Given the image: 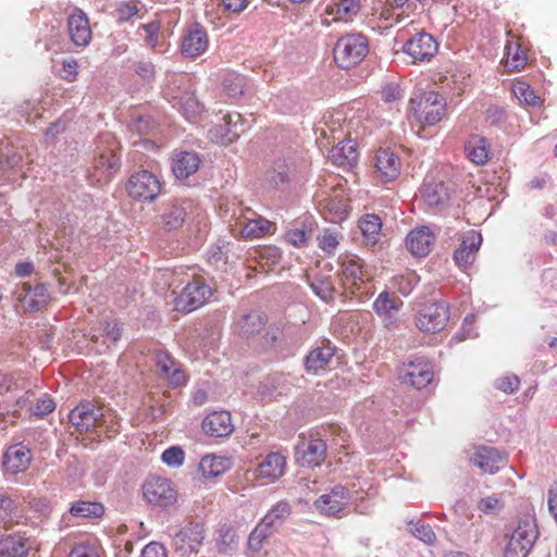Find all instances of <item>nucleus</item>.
I'll return each mask as SVG.
<instances>
[{
    "label": "nucleus",
    "instance_id": "obj_44",
    "mask_svg": "<svg viewBox=\"0 0 557 557\" xmlns=\"http://www.w3.org/2000/svg\"><path fill=\"white\" fill-rule=\"evenodd\" d=\"M311 232L312 222L310 218H306L304 221L296 222L294 226L286 232L285 239L288 244L300 248L307 245Z\"/></svg>",
    "mask_w": 557,
    "mask_h": 557
},
{
    "label": "nucleus",
    "instance_id": "obj_23",
    "mask_svg": "<svg viewBox=\"0 0 557 557\" xmlns=\"http://www.w3.org/2000/svg\"><path fill=\"white\" fill-rule=\"evenodd\" d=\"M471 462L486 473H496L507 463V455L495 447L481 446L471 456Z\"/></svg>",
    "mask_w": 557,
    "mask_h": 557
},
{
    "label": "nucleus",
    "instance_id": "obj_6",
    "mask_svg": "<svg viewBox=\"0 0 557 557\" xmlns=\"http://www.w3.org/2000/svg\"><path fill=\"white\" fill-rule=\"evenodd\" d=\"M69 420L79 433H87L100 426H107L110 432H117V422H113L112 414H106L91 403H81L76 406L69 413Z\"/></svg>",
    "mask_w": 557,
    "mask_h": 557
},
{
    "label": "nucleus",
    "instance_id": "obj_49",
    "mask_svg": "<svg viewBox=\"0 0 557 557\" xmlns=\"http://www.w3.org/2000/svg\"><path fill=\"white\" fill-rule=\"evenodd\" d=\"M271 534L272 528L261 521L249 534L247 542L248 548L255 553L260 552L264 542Z\"/></svg>",
    "mask_w": 557,
    "mask_h": 557
},
{
    "label": "nucleus",
    "instance_id": "obj_58",
    "mask_svg": "<svg viewBox=\"0 0 557 557\" xmlns=\"http://www.w3.org/2000/svg\"><path fill=\"white\" fill-rule=\"evenodd\" d=\"M410 532L420 541L432 544L436 540V535L430 524H426L422 521H417L412 523Z\"/></svg>",
    "mask_w": 557,
    "mask_h": 557
},
{
    "label": "nucleus",
    "instance_id": "obj_60",
    "mask_svg": "<svg viewBox=\"0 0 557 557\" xmlns=\"http://www.w3.org/2000/svg\"><path fill=\"white\" fill-rule=\"evenodd\" d=\"M404 97V90L397 83H387L382 87L381 98L385 103H395Z\"/></svg>",
    "mask_w": 557,
    "mask_h": 557
},
{
    "label": "nucleus",
    "instance_id": "obj_33",
    "mask_svg": "<svg viewBox=\"0 0 557 557\" xmlns=\"http://www.w3.org/2000/svg\"><path fill=\"white\" fill-rule=\"evenodd\" d=\"M401 306L403 301L398 297L392 296L388 292L384 290L374 300L373 310L388 325L394 323Z\"/></svg>",
    "mask_w": 557,
    "mask_h": 557
},
{
    "label": "nucleus",
    "instance_id": "obj_24",
    "mask_svg": "<svg viewBox=\"0 0 557 557\" xmlns=\"http://www.w3.org/2000/svg\"><path fill=\"white\" fill-rule=\"evenodd\" d=\"M342 281L346 288L355 293L368 280L363 271L362 260L357 256H345L341 259Z\"/></svg>",
    "mask_w": 557,
    "mask_h": 557
},
{
    "label": "nucleus",
    "instance_id": "obj_15",
    "mask_svg": "<svg viewBox=\"0 0 557 557\" xmlns=\"http://www.w3.org/2000/svg\"><path fill=\"white\" fill-rule=\"evenodd\" d=\"M438 46L432 35L420 32L409 38L403 46L413 63L430 61L437 52Z\"/></svg>",
    "mask_w": 557,
    "mask_h": 557
},
{
    "label": "nucleus",
    "instance_id": "obj_50",
    "mask_svg": "<svg viewBox=\"0 0 557 557\" xmlns=\"http://www.w3.org/2000/svg\"><path fill=\"white\" fill-rule=\"evenodd\" d=\"M310 287L323 301L330 302L334 299L335 288L330 277L317 276L311 281Z\"/></svg>",
    "mask_w": 557,
    "mask_h": 557
},
{
    "label": "nucleus",
    "instance_id": "obj_59",
    "mask_svg": "<svg viewBox=\"0 0 557 557\" xmlns=\"http://www.w3.org/2000/svg\"><path fill=\"white\" fill-rule=\"evenodd\" d=\"M161 459L166 466L176 468L184 463L185 453L181 447L172 446L162 453Z\"/></svg>",
    "mask_w": 557,
    "mask_h": 557
},
{
    "label": "nucleus",
    "instance_id": "obj_54",
    "mask_svg": "<svg viewBox=\"0 0 557 557\" xmlns=\"http://www.w3.org/2000/svg\"><path fill=\"white\" fill-rule=\"evenodd\" d=\"M160 22L152 21L138 27V34L143 37L147 46L157 49L159 42Z\"/></svg>",
    "mask_w": 557,
    "mask_h": 557
},
{
    "label": "nucleus",
    "instance_id": "obj_19",
    "mask_svg": "<svg viewBox=\"0 0 557 557\" xmlns=\"http://www.w3.org/2000/svg\"><path fill=\"white\" fill-rule=\"evenodd\" d=\"M481 244L482 236L479 232L470 230L462 234L461 243L454 252V260L458 268L466 270L474 262Z\"/></svg>",
    "mask_w": 557,
    "mask_h": 557
},
{
    "label": "nucleus",
    "instance_id": "obj_20",
    "mask_svg": "<svg viewBox=\"0 0 557 557\" xmlns=\"http://www.w3.org/2000/svg\"><path fill=\"white\" fill-rule=\"evenodd\" d=\"M67 32L71 41L76 47H86L89 45L92 33L87 14L81 9L74 11L67 17Z\"/></svg>",
    "mask_w": 557,
    "mask_h": 557
},
{
    "label": "nucleus",
    "instance_id": "obj_31",
    "mask_svg": "<svg viewBox=\"0 0 557 557\" xmlns=\"http://www.w3.org/2000/svg\"><path fill=\"white\" fill-rule=\"evenodd\" d=\"M366 0H332L325 8V14L334 21L351 22L364 7Z\"/></svg>",
    "mask_w": 557,
    "mask_h": 557
},
{
    "label": "nucleus",
    "instance_id": "obj_9",
    "mask_svg": "<svg viewBox=\"0 0 557 557\" xmlns=\"http://www.w3.org/2000/svg\"><path fill=\"white\" fill-rule=\"evenodd\" d=\"M537 537L535 520L531 517L520 519L508 536L504 557H528Z\"/></svg>",
    "mask_w": 557,
    "mask_h": 557
},
{
    "label": "nucleus",
    "instance_id": "obj_46",
    "mask_svg": "<svg viewBox=\"0 0 557 557\" xmlns=\"http://www.w3.org/2000/svg\"><path fill=\"white\" fill-rule=\"evenodd\" d=\"M215 546L220 553H228L237 546L236 530L230 524H221L215 531Z\"/></svg>",
    "mask_w": 557,
    "mask_h": 557
},
{
    "label": "nucleus",
    "instance_id": "obj_52",
    "mask_svg": "<svg viewBox=\"0 0 557 557\" xmlns=\"http://www.w3.org/2000/svg\"><path fill=\"white\" fill-rule=\"evenodd\" d=\"M512 92L515 97L522 103L532 107L541 104V98L536 96L534 90L524 82L513 83Z\"/></svg>",
    "mask_w": 557,
    "mask_h": 557
},
{
    "label": "nucleus",
    "instance_id": "obj_17",
    "mask_svg": "<svg viewBox=\"0 0 557 557\" xmlns=\"http://www.w3.org/2000/svg\"><path fill=\"white\" fill-rule=\"evenodd\" d=\"M208 47L209 38L205 27L199 23L190 24L182 37V54L187 58H197L203 54Z\"/></svg>",
    "mask_w": 557,
    "mask_h": 557
},
{
    "label": "nucleus",
    "instance_id": "obj_37",
    "mask_svg": "<svg viewBox=\"0 0 557 557\" xmlns=\"http://www.w3.org/2000/svg\"><path fill=\"white\" fill-rule=\"evenodd\" d=\"M421 195L424 203L429 208H440L444 206L449 198L447 187L443 182L425 181L421 189Z\"/></svg>",
    "mask_w": 557,
    "mask_h": 557
},
{
    "label": "nucleus",
    "instance_id": "obj_64",
    "mask_svg": "<svg viewBox=\"0 0 557 557\" xmlns=\"http://www.w3.org/2000/svg\"><path fill=\"white\" fill-rule=\"evenodd\" d=\"M503 506V502L497 495L486 496L482 498L478 504V508L484 513H493L497 510H500Z\"/></svg>",
    "mask_w": 557,
    "mask_h": 557
},
{
    "label": "nucleus",
    "instance_id": "obj_18",
    "mask_svg": "<svg viewBox=\"0 0 557 557\" xmlns=\"http://www.w3.org/2000/svg\"><path fill=\"white\" fill-rule=\"evenodd\" d=\"M247 126L237 112L228 113L223 116V124L215 126L211 131L212 139L221 143L222 145H230L238 139L240 134L246 132Z\"/></svg>",
    "mask_w": 557,
    "mask_h": 557
},
{
    "label": "nucleus",
    "instance_id": "obj_57",
    "mask_svg": "<svg viewBox=\"0 0 557 557\" xmlns=\"http://www.w3.org/2000/svg\"><path fill=\"white\" fill-rule=\"evenodd\" d=\"M141 4L137 0L120 2L116 5V17L120 22H127L140 11Z\"/></svg>",
    "mask_w": 557,
    "mask_h": 557
},
{
    "label": "nucleus",
    "instance_id": "obj_13",
    "mask_svg": "<svg viewBox=\"0 0 557 557\" xmlns=\"http://www.w3.org/2000/svg\"><path fill=\"white\" fill-rule=\"evenodd\" d=\"M399 379L404 384L423 388L433 380V367L426 359L416 358L401 367Z\"/></svg>",
    "mask_w": 557,
    "mask_h": 557
},
{
    "label": "nucleus",
    "instance_id": "obj_30",
    "mask_svg": "<svg viewBox=\"0 0 557 557\" xmlns=\"http://www.w3.org/2000/svg\"><path fill=\"white\" fill-rule=\"evenodd\" d=\"M200 163L201 159L197 152L178 151L172 159L171 169L176 178L185 180L199 170Z\"/></svg>",
    "mask_w": 557,
    "mask_h": 557
},
{
    "label": "nucleus",
    "instance_id": "obj_42",
    "mask_svg": "<svg viewBox=\"0 0 557 557\" xmlns=\"http://www.w3.org/2000/svg\"><path fill=\"white\" fill-rule=\"evenodd\" d=\"M267 317L259 311H251L237 322V330L240 336L250 337L258 334L265 325Z\"/></svg>",
    "mask_w": 557,
    "mask_h": 557
},
{
    "label": "nucleus",
    "instance_id": "obj_56",
    "mask_svg": "<svg viewBox=\"0 0 557 557\" xmlns=\"http://www.w3.org/2000/svg\"><path fill=\"white\" fill-rule=\"evenodd\" d=\"M527 62V58L524 52L520 50L519 46L512 47L511 45L507 46V59L506 66L509 70L520 71L524 67Z\"/></svg>",
    "mask_w": 557,
    "mask_h": 557
},
{
    "label": "nucleus",
    "instance_id": "obj_22",
    "mask_svg": "<svg viewBox=\"0 0 557 557\" xmlns=\"http://www.w3.org/2000/svg\"><path fill=\"white\" fill-rule=\"evenodd\" d=\"M14 295L22 306L30 311L40 310L49 300V293L44 284L32 287L28 283H24L15 289Z\"/></svg>",
    "mask_w": 557,
    "mask_h": 557
},
{
    "label": "nucleus",
    "instance_id": "obj_47",
    "mask_svg": "<svg viewBox=\"0 0 557 557\" xmlns=\"http://www.w3.org/2000/svg\"><path fill=\"white\" fill-rule=\"evenodd\" d=\"M419 283V276L414 271L406 270L391 280V287L397 289L401 295L408 296Z\"/></svg>",
    "mask_w": 557,
    "mask_h": 557
},
{
    "label": "nucleus",
    "instance_id": "obj_5",
    "mask_svg": "<svg viewBox=\"0 0 557 557\" xmlns=\"http://www.w3.org/2000/svg\"><path fill=\"white\" fill-rule=\"evenodd\" d=\"M187 283L174 298L175 310L191 312L202 307L212 296V288L207 281L196 274H185Z\"/></svg>",
    "mask_w": 557,
    "mask_h": 557
},
{
    "label": "nucleus",
    "instance_id": "obj_36",
    "mask_svg": "<svg viewBox=\"0 0 557 557\" xmlns=\"http://www.w3.org/2000/svg\"><path fill=\"white\" fill-rule=\"evenodd\" d=\"M333 164L342 168H351L357 163L358 153L352 140H342L334 146L329 154Z\"/></svg>",
    "mask_w": 557,
    "mask_h": 557
},
{
    "label": "nucleus",
    "instance_id": "obj_29",
    "mask_svg": "<svg viewBox=\"0 0 557 557\" xmlns=\"http://www.w3.org/2000/svg\"><path fill=\"white\" fill-rule=\"evenodd\" d=\"M201 428L205 434L212 437H225L234 431L231 413L227 411H214L208 414Z\"/></svg>",
    "mask_w": 557,
    "mask_h": 557
},
{
    "label": "nucleus",
    "instance_id": "obj_61",
    "mask_svg": "<svg viewBox=\"0 0 557 557\" xmlns=\"http://www.w3.org/2000/svg\"><path fill=\"white\" fill-rule=\"evenodd\" d=\"M319 247L327 255L334 253L339 240L337 234L331 231H324L319 237Z\"/></svg>",
    "mask_w": 557,
    "mask_h": 557
},
{
    "label": "nucleus",
    "instance_id": "obj_63",
    "mask_svg": "<svg viewBox=\"0 0 557 557\" xmlns=\"http://www.w3.org/2000/svg\"><path fill=\"white\" fill-rule=\"evenodd\" d=\"M54 408V401L49 396L45 395L37 400L34 407L30 408V412L36 417L42 418L52 412Z\"/></svg>",
    "mask_w": 557,
    "mask_h": 557
},
{
    "label": "nucleus",
    "instance_id": "obj_48",
    "mask_svg": "<svg viewBox=\"0 0 557 557\" xmlns=\"http://www.w3.org/2000/svg\"><path fill=\"white\" fill-rule=\"evenodd\" d=\"M290 515V506L287 502H278L268 511L261 520L272 529L283 523V521Z\"/></svg>",
    "mask_w": 557,
    "mask_h": 557
},
{
    "label": "nucleus",
    "instance_id": "obj_34",
    "mask_svg": "<svg viewBox=\"0 0 557 557\" xmlns=\"http://www.w3.org/2000/svg\"><path fill=\"white\" fill-rule=\"evenodd\" d=\"M334 347L330 344L310 350L305 361L307 372L318 374L325 371L334 357Z\"/></svg>",
    "mask_w": 557,
    "mask_h": 557
},
{
    "label": "nucleus",
    "instance_id": "obj_55",
    "mask_svg": "<svg viewBox=\"0 0 557 557\" xmlns=\"http://www.w3.org/2000/svg\"><path fill=\"white\" fill-rule=\"evenodd\" d=\"M101 547L95 541H86L76 544L69 557H100Z\"/></svg>",
    "mask_w": 557,
    "mask_h": 557
},
{
    "label": "nucleus",
    "instance_id": "obj_35",
    "mask_svg": "<svg viewBox=\"0 0 557 557\" xmlns=\"http://www.w3.org/2000/svg\"><path fill=\"white\" fill-rule=\"evenodd\" d=\"M319 205L324 219L331 223H341L347 216V200L343 196L326 197Z\"/></svg>",
    "mask_w": 557,
    "mask_h": 557
},
{
    "label": "nucleus",
    "instance_id": "obj_43",
    "mask_svg": "<svg viewBox=\"0 0 557 557\" xmlns=\"http://www.w3.org/2000/svg\"><path fill=\"white\" fill-rule=\"evenodd\" d=\"M359 227L368 246H374L379 242L382 222L377 215L366 214L359 221Z\"/></svg>",
    "mask_w": 557,
    "mask_h": 557
},
{
    "label": "nucleus",
    "instance_id": "obj_4",
    "mask_svg": "<svg viewBox=\"0 0 557 557\" xmlns=\"http://www.w3.org/2000/svg\"><path fill=\"white\" fill-rule=\"evenodd\" d=\"M336 64L349 70L359 64L369 53L368 38L360 33H351L338 38L334 47Z\"/></svg>",
    "mask_w": 557,
    "mask_h": 557
},
{
    "label": "nucleus",
    "instance_id": "obj_41",
    "mask_svg": "<svg viewBox=\"0 0 557 557\" xmlns=\"http://www.w3.org/2000/svg\"><path fill=\"white\" fill-rule=\"evenodd\" d=\"M29 549L27 539L22 535H8L0 540V557H24Z\"/></svg>",
    "mask_w": 557,
    "mask_h": 557
},
{
    "label": "nucleus",
    "instance_id": "obj_3",
    "mask_svg": "<svg viewBox=\"0 0 557 557\" xmlns=\"http://www.w3.org/2000/svg\"><path fill=\"white\" fill-rule=\"evenodd\" d=\"M358 484L359 488H356V484H352L350 490L342 485L333 487L329 493L321 495L314 502L317 510L326 516H335L342 512L350 502L357 503L358 500H362L363 484L361 482ZM356 506L362 513L367 509L360 508L358 504H356Z\"/></svg>",
    "mask_w": 557,
    "mask_h": 557
},
{
    "label": "nucleus",
    "instance_id": "obj_27",
    "mask_svg": "<svg viewBox=\"0 0 557 557\" xmlns=\"http://www.w3.org/2000/svg\"><path fill=\"white\" fill-rule=\"evenodd\" d=\"M285 468L286 457L278 451H272L259 462L255 475L274 482L284 474Z\"/></svg>",
    "mask_w": 557,
    "mask_h": 557
},
{
    "label": "nucleus",
    "instance_id": "obj_53",
    "mask_svg": "<svg viewBox=\"0 0 557 557\" xmlns=\"http://www.w3.org/2000/svg\"><path fill=\"white\" fill-rule=\"evenodd\" d=\"M245 86L246 78L239 74L231 73L227 74L223 79V89L225 94L232 99H236L243 95Z\"/></svg>",
    "mask_w": 557,
    "mask_h": 557
},
{
    "label": "nucleus",
    "instance_id": "obj_8",
    "mask_svg": "<svg viewBox=\"0 0 557 557\" xmlns=\"http://www.w3.org/2000/svg\"><path fill=\"white\" fill-rule=\"evenodd\" d=\"M100 143H107L108 147H99V154L95 159L90 180L92 184L102 185L109 183L120 170L121 161L120 157L116 154L117 143L111 135H103L100 138Z\"/></svg>",
    "mask_w": 557,
    "mask_h": 557
},
{
    "label": "nucleus",
    "instance_id": "obj_40",
    "mask_svg": "<svg viewBox=\"0 0 557 557\" xmlns=\"http://www.w3.org/2000/svg\"><path fill=\"white\" fill-rule=\"evenodd\" d=\"M231 467V460L216 455H206L199 462V471L206 479L216 478L226 472Z\"/></svg>",
    "mask_w": 557,
    "mask_h": 557
},
{
    "label": "nucleus",
    "instance_id": "obj_38",
    "mask_svg": "<svg viewBox=\"0 0 557 557\" xmlns=\"http://www.w3.org/2000/svg\"><path fill=\"white\" fill-rule=\"evenodd\" d=\"M467 158L476 165L485 164L488 160V145L485 137L471 135L465 145Z\"/></svg>",
    "mask_w": 557,
    "mask_h": 557
},
{
    "label": "nucleus",
    "instance_id": "obj_51",
    "mask_svg": "<svg viewBox=\"0 0 557 557\" xmlns=\"http://www.w3.org/2000/svg\"><path fill=\"white\" fill-rule=\"evenodd\" d=\"M103 511L101 504L91 502H76L70 509L72 516L83 518L100 517Z\"/></svg>",
    "mask_w": 557,
    "mask_h": 557
},
{
    "label": "nucleus",
    "instance_id": "obj_28",
    "mask_svg": "<svg viewBox=\"0 0 557 557\" xmlns=\"http://www.w3.org/2000/svg\"><path fill=\"white\" fill-rule=\"evenodd\" d=\"M32 453L22 443L10 446L3 456V467L7 472L16 474L24 472L30 465Z\"/></svg>",
    "mask_w": 557,
    "mask_h": 557
},
{
    "label": "nucleus",
    "instance_id": "obj_16",
    "mask_svg": "<svg viewBox=\"0 0 557 557\" xmlns=\"http://www.w3.org/2000/svg\"><path fill=\"white\" fill-rule=\"evenodd\" d=\"M205 540L202 524H189L181 529L173 537V546L183 556L197 554Z\"/></svg>",
    "mask_w": 557,
    "mask_h": 557
},
{
    "label": "nucleus",
    "instance_id": "obj_26",
    "mask_svg": "<svg viewBox=\"0 0 557 557\" xmlns=\"http://www.w3.org/2000/svg\"><path fill=\"white\" fill-rule=\"evenodd\" d=\"M435 234L429 226H419L412 230L406 238L408 250L416 257H425L431 251Z\"/></svg>",
    "mask_w": 557,
    "mask_h": 557
},
{
    "label": "nucleus",
    "instance_id": "obj_32",
    "mask_svg": "<svg viewBox=\"0 0 557 557\" xmlns=\"http://www.w3.org/2000/svg\"><path fill=\"white\" fill-rule=\"evenodd\" d=\"M375 168L382 181L391 182L400 174V160L394 152L381 149L376 152Z\"/></svg>",
    "mask_w": 557,
    "mask_h": 557
},
{
    "label": "nucleus",
    "instance_id": "obj_14",
    "mask_svg": "<svg viewBox=\"0 0 557 557\" xmlns=\"http://www.w3.org/2000/svg\"><path fill=\"white\" fill-rule=\"evenodd\" d=\"M271 226L270 221L248 210V214L236 219L234 225H232V232L235 236L255 239L270 233Z\"/></svg>",
    "mask_w": 557,
    "mask_h": 557
},
{
    "label": "nucleus",
    "instance_id": "obj_10",
    "mask_svg": "<svg viewBox=\"0 0 557 557\" xmlns=\"http://www.w3.org/2000/svg\"><path fill=\"white\" fill-rule=\"evenodd\" d=\"M449 320L448 306L444 301H435L422 306L414 317L417 329L423 333L442 331Z\"/></svg>",
    "mask_w": 557,
    "mask_h": 557
},
{
    "label": "nucleus",
    "instance_id": "obj_1",
    "mask_svg": "<svg viewBox=\"0 0 557 557\" xmlns=\"http://www.w3.org/2000/svg\"><path fill=\"white\" fill-rule=\"evenodd\" d=\"M185 223L190 231L196 228L200 237L207 233V216L191 200L172 199L163 203L160 213V224L163 230L175 231Z\"/></svg>",
    "mask_w": 557,
    "mask_h": 557
},
{
    "label": "nucleus",
    "instance_id": "obj_21",
    "mask_svg": "<svg viewBox=\"0 0 557 557\" xmlns=\"http://www.w3.org/2000/svg\"><path fill=\"white\" fill-rule=\"evenodd\" d=\"M326 455V444L322 438H304L296 446L297 460L307 466H320Z\"/></svg>",
    "mask_w": 557,
    "mask_h": 557
},
{
    "label": "nucleus",
    "instance_id": "obj_62",
    "mask_svg": "<svg viewBox=\"0 0 557 557\" xmlns=\"http://www.w3.org/2000/svg\"><path fill=\"white\" fill-rule=\"evenodd\" d=\"M520 384V380L515 374H506L504 376L498 377L494 385L498 391H502L507 394H511L518 389Z\"/></svg>",
    "mask_w": 557,
    "mask_h": 557
},
{
    "label": "nucleus",
    "instance_id": "obj_7",
    "mask_svg": "<svg viewBox=\"0 0 557 557\" xmlns=\"http://www.w3.org/2000/svg\"><path fill=\"white\" fill-rule=\"evenodd\" d=\"M413 117L425 125H435L446 115V100L436 91H425L410 99Z\"/></svg>",
    "mask_w": 557,
    "mask_h": 557
},
{
    "label": "nucleus",
    "instance_id": "obj_25",
    "mask_svg": "<svg viewBox=\"0 0 557 557\" xmlns=\"http://www.w3.org/2000/svg\"><path fill=\"white\" fill-rule=\"evenodd\" d=\"M154 361L159 374L165 379L172 387H178L186 383V375L176 361L165 351H158Z\"/></svg>",
    "mask_w": 557,
    "mask_h": 557
},
{
    "label": "nucleus",
    "instance_id": "obj_39",
    "mask_svg": "<svg viewBox=\"0 0 557 557\" xmlns=\"http://www.w3.org/2000/svg\"><path fill=\"white\" fill-rule=\"evenodd\" d=\"M25 387V377L20 373H0V401L10 403L15 393Z\"/></svg>",
    "mask_w": 557,
    "mask_h": 557
},
{
    "label": "nucleus",
    "instance_id": "obj_11",
    "mask_svg": "<svg viewBox=\"0 0 557 557\" xmlns=\"http://www.w3.org/2000/svg\"><path fill=\"white\" fill-rule=\"evenodd\" d=\"M145 499L157 507L166 508L177 500V492L173 483L162 476H149L143 484Z\"/></svg>",
    "mask_w": 557,
    "mask_h": 557
},
{
    "label": "nucleus",
    "instance_id": "obj_45",
    "mask_svg": "<svg viewBox=\"0 0 557 557\" xmlns=\"http://www.w3.org/2000/svg\"><path fill=\"white\" fill-rule=\"evenodd\" d=\"M295 166L286 161H276L272 169L267 173V181L273 187L287 184L294 175Z\"/></svg>",
    "mask_w": 557,
    "mask_h": 557
},
{
    "label": "nucleus",
    "instance_id": "obj_12",
    "mask_svg": "<svg viewBox=\"0 0 557 557\" xmlns=\"http://www.w3.org/2000/svg\"><path fill=\"white\" fill-rule=\"evenodd\" d=\"M162 184L157 175L141 170L128 178L126 190L133 199L151 201L161 193Z\"/></svg>",
    "mask_w": 557,
    "mask_h": 557
},
{
    "label": "nucleus",
    "instance_id": "obj_2",
    "mask_svg": "<svg viewBox=\"0 0 557 557\" xmlns=\"http://www.w3.org/2000/svg\"><path fill=\"white\" fill-rule=\"evenodd\" d=\"M164 97L186 120H194L202 111V104L195 96L194 82L186 74L171 76L164 89Z\"/></svg>",
    "mask_w": 557,
    "mask_h": 557
}]
</instances>
